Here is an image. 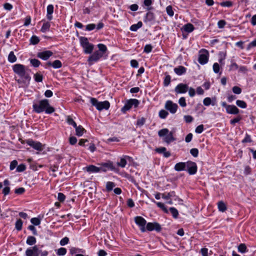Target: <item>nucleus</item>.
I'll return each mask as SVG.
<instances>
[{"mask_svg": "<svg viewBox=\"0 0 256 256\" xmlns=\"http://www.w3.org/2000/svg\"><path fill=\"white\" fill-rule=\"evenodd\" d=\"M48 66H52L54 68H59L62 66V64L60 60H55L53 62H48L46 64V68Z\"/></svg>", "mask_w": 256, "mask_h": 256, "instance_id": "18", "label": "nucleus"}, {"mask_svg": "<svg viewBox=\"0 0 256 256\" xmlns=\"http://www.w3.org/2000/svg\"><path fill=\"white\" fill-rule=\"evenodd\" d=\"M142 26V22H138L136 24L132 25L130 28V30L132 32H136L138 28Z\"/></svg>", "mask_w": 256, "mask_h": 256, "instance_id": "28", "label": "nucleus"}, {"mask_svg": "<svg viewBox=\"0 0 256 256\" xmlns=\"http://www.w3.org/2000/svg\"><path fill=\"white\" fill-rule=\"evenodd\" d=\"M170 210L174 218H178V212L176 208L174 207L170 208Z\"/></svg>", "mask_w": 256, "mask_h": 256, "instance_id": "43", "label": "nucleus"}, {"mask_svg": "<svg viewBox=\"0 0 256 256\" xmlns=\"http://www.w3.org/2000/svg\"><path fill=\"white\" fill-rule=\"evenodd\" d=\"M188 89V86L186 84L180 83L178 84L174 88V92L176 94L186 93Z\"/></svg>", "mask_w": 256, "mask_h": 256, "instance_id": "13", "label": "nucleus"}, {"mask_svg": "<svg viewBox=\"0 0 256 256\" xmlns=\"http://www.w3.org/2000/svg\"><path fill=\"white\" fill-rule=\"evenodd\" d=\"M52 54L53 53L50 50H45L38 52L37 54V56L43 60H48Z\"/></svg>", "mask_w": 256, "mask_h": 256, "instance_id": "16", "label": "nucleus"}, {"mask_svg": "<svg viewBox=\"0 0 256 256\" xmlns=\"http://www.w3.org/2000/svg\"><path fill=\"white\" fill-rule=\"evenodd\" d=\"M186 163L184 162H180L176 164L174 166V170L176 171L180 172L186 170Z\"/></svg>", "mask_w": 256, "mask_h": 256, "instance_id": "23", "label": "nucleus"}, {"mask_svg": "<svg viewBox=\"0 0 256 256\" xmlns=\"http://www.w3.org/2000/svg\"><path fill=\"white\" fill-rule=\"evenodd\" d=\"M36 242V238L34 236H28L27 238L26 243L29 246H32Z\"/></svg>", "mask_w": 256, "mask_h": 256, "instance_id": "29", "label": "nucleus"}, {"mask_svg": "<svg viewBox=\"0 0 256 256\" xmlns=\"http://www.w3.org/2000/svg\"><path fill=\"white\" fill-rule=\"evenodd\" d=\"M50 26V22H44L43 24V25L41 28V32H46L47 31L49 30Z\"/></svg>", "mask_w": 256, "mask_h": 256, "instance_id": "30", "label": "nucleus"}, {"mask_svg": "<svg viewBox=\"0 0 256 256\" xmlns=\"http://www.w3.org/2000/svg\"><path fill=\"white\" fill-rule=\"evenodd\" d=\"M130 100L132 104V106H134V108L138 107L140 104V101L137 99L131 98Z\"/></svg>", "mask_w": 256, "mask_h": 256, "instance_id": "53", "label": "nucleus"}, {"mask_svg": "<svg viewBox=\"0 0 256 256\" xmlns=\"http://www.w3.org/2000/svg\"><path fill=\"white\" fill-rule=\"evenodd\" d=\"M168 112L164 110H160L159 112V114H158L159 116L161 118H163V119L166 118V117L168 116Z\"/></svg>", "mask_w": 256, "mask_h": 256, "instance_id": "47", "label": "nucleus"}, {"mask_svg": "<svg viewBox=\"0 0 256 256\" xmlns=\"http://www.w3.org/2000/svg\"><path fill=\"white\" fill-rule=\"evenodd\" d=\"M232 90L234 94H239L242 92V89L238 86H234L232 88Z\"/></svg>", "mask_w": 256, "mask_h": 256, "instance_id": "56", "label": "nucleus"}, {"mask_svg": "<svg viewBox=\"0 0 256 256\" xmlns=\"http://www.w3.org/2000/svg\"><path fill=\"white\" fill-rule=\"evenodd\" d=\"M30 62L31 64L34 67H35V68H37V67L39 66L40 64V61L36 58L31 59L30 60Z\"/></svg>", "mask_w": 256, "mask_h": 256, "instance_id": "41", "label": "nucleus"}, {"mask_svg": "<svg viewBox=\"0 0 256 256\" xmlns=\"http://www.w3.org/2000/svg\"><path fill=\"white\" fill-rule=\"evenodd\" d=\"M135 222L140 227V230L142 232L146 231V220L142 216H137L134 218Z\"/></svg>", "mask_w": 256, "mask_h": 256, "instance_id": "7", "label": "nucleus"}, {"mask_svg": "<svg viewBox=\"0 0 256 256\" xmlns=\"http://www.w3.org/2000/svg\"><path fill=\"white\" fill-rule=\"evenodd\" d=\"M34 78L36 82H42V81L43 76L42 74H40V73H36L34 75Z\"/></svg>", "mask_w": 256, "mask_h": 256, "instance_id": "45", "label": "nucleus"}, {"mask_svg": "<svg viewBox=\"0 0 256 256\" xmlns=\"http://www.w3.org/2000/svg\"><path fill=\"white\" fill-rule=\"evenodd\" d=\"M208 60V52L206 50H203L200 52L199 54L198 61L201 64H206Z\"/></svg>", "mask_w": 256, "mask_h": 256, "instance_id": "10", "label": "nucleus"}, {"mask_svg": "<svg viewBox=\"0 0 256 256\" xmlns=\"http://www.w3.org/2000/svg\"><path fill=\"white\" fill-rule=\"evenodd\" d=\"M152 0H144V6L147 7V10H151V8L150 7L152 4Z\"/></svg>", "mask_w": 256, "mask_h": 256, "instance_id": "50", "label": "nucleus"}, {"mask_svg": "<svg viewBox=\"0 0 256 256\" xmlns=\"http://www.w3.org/2000/svg\"><path fill=\"white\" fill-rule=\"evenodd\" d=\"M178 104L181 106L186 107V104L185 98L184 97H181L178 100Z\"/></svg>", "mask_w": 256, "mask_h": 256, "instance_id": "60", "label": "nucleus"}, {"mask_svg": "<svg viewBox=\"0 0 256 256\" xmlns=\"http://www.w3.org/2000/svg\"><path fill=\"white\" fill-rule=\"evenodd\" d=\"M164 108L166 110L170 111L171 114H174L176 112L178 108L176 104L174 103L172 100H167L165 104Z\"/></svg>", "mask_w": 256, "mask_h": 256, "instance_id": "8", "label": "nucleus"}, {"mask_svg": "<svg viewBox=\"0 0 256 256\" xmlns=\"http://www.w3.org/2000/svg\"><path fill=\"white\" fill-rule=\"evenodd\" d=\"M154 202L156 203L157 206L162 208L164 211L166 212H168V210H166L164 204L161 202H156L154 200H152Z\"/></svg>", "mask_w": 256, "mask_h": 256, "instance_id": "40", "label": "nucleus"}, {"mask_svg": "<svg viewBox=\"0 0 256 256\" xmlns=\"http://www.w3.org/2000/svg\"><path fill=\"white\" fill-rule=\"evenodd\" d=\"M26 144L37 150L41 151L43 150V146L42 144L39 142L34 141L32 140H28L26 142Z\"/></svg>", "mask_w": 256, "mask_h": 256, "instance_id": "12", "label": "nucleus"}, {"mask_svg": "<svg viewBox=\"0 0 256 256\" xmlns=\"http://www.w3.org/2000/svg\"><path fill=\"white\" fill-rule=\"evenodd\" d=\"M90 102L92 106H95L97 110H108L110 106V102L105 100L99 102L96 98H90Z\"/></svg>", "mask_w": 256, "mask_h": 256, "instance_id": "4", "label": "nucleus"}, {"mask_svg": "<svg viewBox=\"0 0 256 256\" xmlns=\"http://www.w3.org/2000/svg\"><path fill=\"white\" fill-rule=\"evenodd\" d=\"M8 61L10 63H14L16 61V57L14 55V52L12 51L10 52L8 58Z\"/></svg>", "mask_w": 256, "mask_h": 256, "instance_id": "31", "label": "nucleus"}, {"mask_svg": "<svg viewBox=\"0 0 256 256\" xmlns=\"http://www.w3.org/2000/svg\"><path fill=\"white\" fill-rule=\"evenodd\" d=\"M98 47L99 50L98 51H99L100 52H102V56H103L104 54L107 50L106 46L102 44H99L98 45Z\"/></svg>", "mask_w": 256, "mask_h": 256, "instance_id": "34", "label": "nucleus"}, {"mask_svg": "<svg viewBox=\"0 0 256 256\" xmlns=\"http://www.w3.org/2000/svg\"><path fill=\"white\" fill-rule=\"evenodd\" d=\"M80 44L85 54H90L94 50V45L88 42V38L82 36L80 38Z\"/></svg>", "mask_w": 256, "mask_h": 256, "instance_id": "5", "label": "nucleus"}, {"mask_svg": "<svg viewBox=\"0 0 256 256\" xmlns=\"http://www.w3.org/2000/svg\"><path fill=\"white\" fill-rule=\"evenodd\" d=\"M162 198L168 200H170L172 198L176 197V192L174 191L170 192L168 193H164L162 194Z\"/></svg>", "mask_w": 256, "mask_h": 256, "instance_id": "24", "label": "nucleus"}, {"mask_svg": "<svg viewBox=\"0 0 256 256\" xmlns=\"http://www.w3.org/2000/svg\"><path fill=\"white\" fill-rule=\"evenodd\" d=\"M218 208L220 212H224L226 210V206L222 201H220L218 204Z\"/></svg>", "mask_w": 256, "mask_h": 256, "instance_id": "32", "label": "nucleus"}, {"mask_svg": "<svg viewBox=\"0 0 256 256\" xmlns=\"http://www.w3.org/2000/svg\"><path fill=\"white\" fill-rule=\"evenodd\" d=\"M190 154L194 157L196 158L198 156V150L196 148H192L190 150Z\"/></svg>", "mask_w": 256, "mask_h": 256, "instance_id": "58", "label": "nucleus"}, {"mask_svg": "<svg viewBox=\"0 0 256 256\" xmlns=\"http://www.w3.org/2000/svg\"><path fill=\"white\" fill-rule=\"evenodd\" d=\"M12 69L14 72L20 78L27 81L30 80L31 78L27 72L29 70L26 69L24 65L19 64H16L12 66Z\"/></svg>", "mask_w": 256, "mask_h": 256, "instance_id": "2", "label": "nucleus"}, {"mask_svg": "<svg viewBox=\"0 0 256 256\" xmlns=\"http://www.w3.org/2000/svg\"><path fill=\"white\" fill-rule=\"evenodd\" d=\"M242 143L252 142V140L250 136L248 134H246L244 138L242 140Z\"/></svg>", "mask_w": 256, "mask_h": 256, "instance_id": "59", "label": "nucleus"}, {"mask_svg": "<svg viewBox=\"0 0 256 256\" xmlns=\"http://www.w3.org/2000/svg\"><path fill=\"white\" fill-rule=\"evenodd\" d=\"M127 164V162L124 158H121L120 161L118 162L117 164L121 168H124Z\"/></svg>", "mask_w": 256, "mask_h": 256, "instance_id": "48", "label": "nucleus"}, {"mask_svg": "<svg viewBox=\"0 0 256 256\" xmlns=\"http://www.w3.org/2000/svg\"><path fill=\"white\" fill-rule=\"evenodd\" d=\"M54 6L52 4H49L46 8V18L48 20H51L52 19V14L54 12Z\"/></svg>", "mask_w": 256, "mask_h": 256, "instance_id": "19", "label": "nucleus"}, {"mask_svg": "<svg viewBox=\"0 0 256 256\" xmlns=\"http://www.w3.org/2000/svg\"><path fill=\"white\" fill-rule=\"evenodd\" d=\"M236 104L238 106L242 108H245L247 106L246 102L242 100H237L236 101Z\"/></svg>", "mask_w": 256, "mask_h": 256, "instance_id": "38", "label": "nucleus"}, {"mask_svg": "<svg viewBox=\"0 0 256 256\" xmlns=\"http://www.w3.org/2000/svg\"><path fill=\"white\" fill-rule=\"evenodd\" d=\"M26 256H38L39 250L36 246L29 248L26 251Z\"/></svg>", "mask_w": 256, "mask_h": 256, "instance_id": "14", "label": "nucleus"}, {"mask_svg": "<svg viewBox=\"0 0 256 256\" xmlns=\"http://www.w3.org/2000/svg\"><path fill=\"white\" fill-rule=\"evenodd\" d=\"M242 120V116H238L234 118L231 120H230V124L233 126H234L236 123L239 122Z\"/></svg>", "mask_w": 256, "mask_h": 256, "instance_id": "54", "label": "nucleus"}, {"mask_svg": "<svg viewBox=\"0 0 256 256\" xmlns=\"http://www.w3.org/2000/svg\"><path fill=\"white\" fill-rule=\"evenodd\" d=\"M146 230L148 231L156 230L157 232H160L162 230L160 225L158 222H148L146 224Z\"/></svg>", "mask_w": 256, "mask_h": 256, "instance_id": "11", "label": "nucleus"}, {"mask_svg": "<svg viewBox=\"0 0 256 256\" xmlns=\"http://www.w3.org/2000/svg\"><path fill=\"white\" fill-rule=\"evenodd\" d=\"M74 128L76 129V134L78 136H82L84 132H86V130L82 126H76V127Z\"/></svg>", "mask_w": 256, "mask_h": 256, "instance_id": "25", "label": "nucleus"}, {"mask_svg": "<svg viewBox=\"0 0 256 256\" xmlns=\"http://www.w3.org/2000/svg\"><path fill=\"white\" fill-rule=\"evenodd\" d=\"M69 242V238H68L66 236L62 238L60 241V244L62 246H65L66 244H68Z\"/></svg>", "mask_w": 256, "mask_h": 256, "instance_id": "64", "label": "nucleus"}, {"mask_svg": "<svg viewBox=\"0 0 256 256\" xmlns=\"http://www.w3.org/2000/svg\"><path fill=\"white\" fill-rule=\"evenodd\" d=\"M171 82V77L170 75H166L164 80V86H168Z\"/></svg>", "mask_w": 256, "mask_h": 256, "instance_id": "36", "label": "nucleus"}, {"mask_svg": "<svg viewBox=\"0 0 256 256\" xmlns=\"http://www.w3.org/2000/svg\"><path fill=\"white\" fill-rule=\"evenodd\" d=\"M26 169V166L24 164H20L16 168V171L18 172H22L25 170Z\"/></svg>", "mask_w": 256, "mask_h": 256, "instance_id": "61", "label": "nucleus"}, {"mask_svg": "<svg viewBox=\"0 0 256 256\" xmlns=\"http://www.w3.org/2000/svg\"><path fill=\"white\" fill-rule=\"evenodd\" d=\"M40 42V38L36 36H32L30 38V44L33 45L38 44Z\"/></svg>", "mask_w": 256, "mask_h": 256, "instance_id": "35", "label": "nucleus"}, {"mask_svg": "<svg viewBox=\"0 0 256 256\" xmlns=\"http://www.w3.org/2000/svg\"><path fill=\"white\" fill-rule=\"evenodd\" d=\"M66 249L64 248H60L57 250L56 254L58 256H63L66 253Z\"/></svg>", "mask_w": 256, "mask_h": 256, "instance_id": "42", "label": "nucleus"}, {"mask_svg": "<svg viewBox=\"0 0 256 256\" xmlns=\"http://www.w3.org/2000/svg\"><path fill=\"white\" fill-rule=\"evenodd\" d=\"M66 122L70 125L72 126L74 128L76 127V124L70 116L66 118Z\"/></svg>", "mask_w": 256, "mask_h": 256, "instance_id": "44", "label": "nucleus"}, {"mask_svg": "<svg viewBox=\"0 0 256 256\" xmlns=\"http://www.w3.org/2000/svg\"><path fill=\"white\" fill-rule=\"evenodd\" d=\"M65 199H66V196H65V195L63 193H62V192L58 193V200L60 202H64Z\"/></svg>", "mask_w": 256, "mask_h": 256, "instance_id": "63", "label": "nucleus"}, {"mask_svg": "<svg viewBox=\"0 0 256 256\" xmlns=\"http://www.w3.org/2000/svg\"><path fill=\"white\" fill-rule=\"evenodd\" d=\"M220 5L223 7L230 8L233 5V3H232V2L230 1H225V2H220Z\"/></svg>", "mask_w": 256, "mask_h": 256, "instance_id": "49", "label": "nucleus"}, {"mask_svg": "<svg viewBox=\"0 0 256 256\" xmlns=\"http://www.w3.org/2000/svg\"><path fill=\"white\" fill-rule=\"evenodd\" d=\"M152 46L151 44H146L144 48V52L146 53H150L152 52Z\"/></svg>", "mask_w": 256, "mask_h": 256, "instance_id": "57", "label": "nucleus"}, {"mask_svg": "<svg viewBox=\"0 0 256 256\" xmlns=\"http://www.w3.org/2000/svg\"><path fill=\"white\" fill-rule=\"evenodd\" d=\"M186 68L182 66H180L174 68V72L178 76H181L185 74L186 72Z\"/></svg>", "mask_w": 256, "mask_h": 256, "instance_id": "22", "label": "nucleus"}, {"mask_svg": "<svg viewBox=\"0 0 256 256\" xmlns=\"http://www.w3.org/2000/svg\"><path fill=\"white\" fill-rule=\"evenodd\" d=\"M226 112L232 114H236L240 112L238 108L234 105H229L227 106Z\"/></svg>", "mask_w": 256, "mask_h": 256, "instance_id": "17", "label": "nucleus"}, {"mask_svg": "<svg viewBox=\"0 0 256 256\" xmlns=\"http://www.w3.org/2000/svg\"><path fill=\"white\" fill-rule=\"evenodd\" d=\"M30 222L34 226H38L40 224V220L38 218H31Z\"/></svg>", "mask_w": 256, "mask_h": 256, "instance_id": "51", "label": "nucleus"}, {"mask_svg": "<svg viewBox=\"0 0 256 256\" xmlns=\"http://www.w3.org/2000/svg\"><path fill=\"white\" fill-rule=\"evenodd\" d=\"M184 31L187 32H191L194 30V26L192 24H187L183 26Z\"/></svg>", "mask_w": 256, "mask_h": 256, "instance_id": "27", "label": "nucleus"}, {"mask_svg": "<svg viewBox=\"0 0 256 256\" xmlns=\"http://www.w3.org/2000/svg\"><path fill=\"white\" fill-rule=\"evenodd\" d=\"M96 28V25L94 24H88L86 26V30L87 31H91Z\"/></svg>", "mask_w": 256, "mask_h": 256, "instance_id": "62", "label": "nucleus"}, {"mask_svg": "<svg viewBox=\"0 0 256 256\" xmlns=\"http://www.w3.org/2000/svg\"><path fill=\"white\" fill-rule=\"evenodd\" d=\"M22 224H23V222H22V220H20V219L16 221V224H15V228L18 230H20L22 228Z\"/></svg>", "mask_w": 256, "mask_h": 256, "instance_id": "37", "label": "nucleus"}, {"mask_svg": "<svg viewBox=\"0 0 256 256\" xmlns=\"http://www.w3.org/2000/svg\"><path fill=\"white\" fill-rule=\"evenodd\" d=\"M204 104L206 106H208L210 104H212V106L214 105V102H212V100L210 98H205L203 100Z\"/></svg>", "mask_w": 256, "mask_h": 256, "instance_id": "46", "label": "nucleus"}, {"mask_svg": "<svg viewBox=\"0 0 256 256\" xmlns=\"http://www.w3.org/2000/svg\"><path fill=\"white\" fill-rule=\"evenodd\" d=\"M115 186V184L112 182H108L106 184V189L107 191H111Z\"/></svg>", "mask_w": 256, "mask_h": 256, "instance_id": "39", "label": "nucleus"}, {"mask_svg": "<svg viewBox=\"0 0 256 256\" xmlns=\"http://www.w3.org/2000/svg\"><path fill=\"white\" fill-rule=\"evenodd\" d=\"M84 169L90 173H97L100 172L99 167H97L94 165H89Z\"/></svg>", "mask_w": 256, "mask_h": 256, "instance_id": "20", "label": "nucleus"}, {"mask_svg": "<svg viewBox=\"0 0 256 256\" xmlns=\"http://www.w3.org/2000/svg\"><path fill=\"white\" fill-rule=\"evenodd\" d=\"M32 108L33 112L36 114L45 112L46 114H51L55 111L54 108L50 105L48 99L34 100L32 103Z\"/></svg>", "mask_w": 256, "mask_h": 256, "instance_id": "1", "label": "nucleus"}, {"mask_svg": "<svg viewBox=\"0 0 256 256\" xmlns=\"http://www.w3.org/2000/svg\"><path fill=\"white\" fill-rule=\"evenodd\" d=\"M98 164L100 166L99 167L100 172H106L108 170H112L114 169L112 163L110 161L107 162L102 163Z\"/></svg>", "mask_w": 256, "mask_h": 256, "instance_id": "15", "label": "nucleus"}, {"mask_svg": "<svg viewBox=\"0 0 256 256\" xmlns=\"http://www.w3.org/2000/svg\"><path fill=\"white\" fill-rule=\"evenodd\" d=\"M132 104L129 100L126 101L124 106L122 108L121 111L123 113H125L126 111L130 110L132 108Z\"/></svg>", "mask_w": 256, "mask_h": 256, "instance_id": "26", "label": "nucleus"}, {"mask_svg": "<svg viewBox=\"0 0 256 256\" xmlns=\"http://www.w3.org/2000/svg\"><path fill=\"white\" fill-rule=\"evenodd\" d=\"M238 252L244 253L247 252V248L244 244H240L238 247Z\"/></svg>", "mask_w": 256, "mask_h": 256, "instance_id": "33", "label": "nucleus"}, {"mask_svg": "<svg viewBox=\"0 0 256 256\" xmlns=\"http://www.w3.org/2000/svg\"><path fill=\"white\" fill-rule=\"evenodd\" d=\"M102 56V54L96 50L91 54L88 60V64L92 65L94 62H97Z\"/></svg>", "mask_w": 256, "mask_h": 256, "instance_id": "6", "label": "nucleus"}, {"mask_svg": "<svg viewBox=\"0 0 256 256\" xmlns=\"http://www.w3.org/2000/svg\"><path fill=\"white\" fill-rule=\"evenodd\" d=\"M186 168L188 172L190 175L195 174L197 172V166L194 162L188 161L186 162Z\"/></svg>", "mask_w": 256, "mask_h": 256, "instance_id": "9", "label": "nucleus"}, {"mask_svg": "<svg viewBox=\"0 0 256 256\" xmlns=\"http://www.w3.org/2000/svg\"><path fill=\"white\" fill-rule=\"evenodd\" d=\"M158 135L160 137H163L164 142L167 144H170L176 140L173 136V132H169L168 128H163L160 130L158 132Z\"/></svg>", "mask_w": 256, "mask_h": 256, "instance_id": "3", "label": "nucleus"}, {"mask_svg": "<svg viewBox=\"0 0 256 256\" xmlns=\"http://www.w3.org/2000/svg\"><path fill=\"white\" fill-rule=\"evenodd\" d=\"M146 122V118H141L138 119L136 121V126H142Z\"/></svg>", "mask_w": 256, "mask_h": 256, "instance_id": "55", "label": "nucleus"}, {"mask_svg": "<svg viewBox=\"0 0 256 256\" xmlns=\"http://www.w3.org/2000/svg\"><path fill=\"white\" fill-rule=\"evenodd\" d=\"M155 20L154 14L153 12H148L144 18V22H154Z\"/></svg>", "mask_w": 256, "mask_h": 256, "instance_id": "21", "label": "nucleus"}, {"mask_svg": "<svg viewBox=\"0 0 256 256\" xmlns=\"http://www.w3.org/2000/svg\"><path fill=\"white\" fill-rule=\"evenodd\" d=\"M166 11L169 16H174V12L171 6H168L166 8Z\"/></svg>", "mask_w": 256, "mask_h": 256, "instance_id": "52", "label": "nucleus"}]
</instances>
